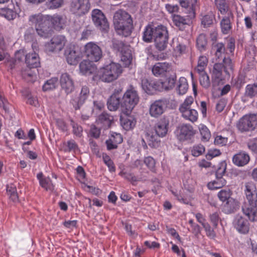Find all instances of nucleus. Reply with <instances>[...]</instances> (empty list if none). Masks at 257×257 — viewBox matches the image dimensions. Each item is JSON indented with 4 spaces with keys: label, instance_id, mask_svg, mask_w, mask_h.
Here are the masks:
<instances>
[{
    "label": "nucleus",
    "instance_id": "17",
    "mask_svg": "<svg viewBox=\"0 0 257 257\" xmlns=\"http://www.w3.org/2000/svg\"><path fill=\"white\" fill-rule=\"evenodd\" d=\"M89 89L86 86L82 87L78 96L75 97L71 100V103L75 109H78L88 99L89 96Z\"/></svg>",
    "mask_w": 257,
    "mask_h": 257
},
{
    "label": "nucleus",
    "instance_id": "58",
    "mask_svg": "<svg viewBox=\"0 0 257 257\" xmlns=\"http://www.w3.org/2000/svg\"><path fill=\"white\" fill-rule=\"evenodd\" d=\"M247 146L251 151L257 153V138L249 140L247 143Z\"/></svg>",
    "mask_w": 257,
    "mask_h": 257
},
{
    "label": "nucleus",
    "instance_id": "59",
    "mask_svg": "<svg viewBox=\"0 0 257 257\" xmlns=\"http://www.w3.org/2000/svg\"><path fill=\"white\" fill-rule=\"evenodd\" d=\"M119 175L125 178V179L131 181L132 183L136 182L137 181V179L136 176L131 173H127L126 172H121Z\"/></svg>",
    "mask_w": 257,
    "mask_h": 257
},
{
    "label": "nucleus",
    "instance_id": "49",
    "mask_svg": "<svg viewBox=\"0 0 257 257\" xmlns=\"http://www.w3.org/2000/svg\"><path fill=\"white\" fill-rule=\"evenodd\" d=\"M194 98L192 96L186 97L183 102L180 105L179 111L190 108L191 105L193 104Z\"/></svg>",
    "mask_w": 257,
    "mask_h": 257
},
{
    "label": "nucleus",
    "instance_id": "46",
    "mask_svg": "<svg viewBox=\"0 0 257 257\" xmlns=\"http://www.w3.org/2000/svg\"><path fill=\"white\" fill-rule=\"evenodd\" d=\"M142 86L144 90L149 94L154 93L153 85L152 84V80L149 81L147 79H143L142 81Z\"/></svg>",
    "mask_w": 257,
    "mask_h": 257
},
{
    "label": "nucleus",
    "instance_id": "12",
    "mask_svg": "<svg viewBox=\"0 0 257 257\" xmlns=\"http://www.w3.org/2000/svg\"><path fill=\"white\" fill-rule=\"evenodd\" d=\"M85 53L88 59L91 62H97L102 57L101 48L93 42L87 43L85 45Z\"/></svg>",
    "mask_w": 257,
    "mask_h": 257
},
{
    "label": "nucleus",
    "instance_id": "5",
    "mask_svg": "<svg viewBox=\"0 0 257 257\" xmlns=\"http://www.w3.org/2000/svg\"><path fill=\"white\" fill-rule=\"evenodd\" d=\"M122 73L121 66L118 63L111 62L101 68L98 75L102 81L109 83L118 79Z\"/></svg>",
    "mask_w": 257,
    "mask_h": 257
},
{
    "label": "nucleus",
    "instance_id": "21",
    "mask_svg": "<svg viewBox=\"0 0 257 257\" xmlns=\"http://www.w3.org/2000/svg\"><path fill=\"white\" fill-rule=\"evenodd\" d=\"M233 18L232 13H229L227 16L223 17L220 23L221 32L224 34H228L231 29V19Z\"/></svg>",
    "mask_w": 257,
    "mask_h": 257
},
{
    "label": "nucleus",
    "instance_id": "60",
    "mask_svg": "<svg viewBox=\"0 0 257 257\" xmlns=\"http://www.w3.org/2000/svg\"><path fill=\"white\" fill-rule=\"evenodd\" d=\"M165 8L169 13L172 14L174 13H177L179 10V7L177 5H171L169 4L165 5Z\"/></svg>",
    "mask_w": 257,
    "mask_h": 257
},
{
    "label": "nucleus",
    "instance_id": "8",
    "mask_svg": "<svg viewBox=\"0 0 257 257\" xmlns=\"http://www.w3.org/2000/svg\"><path fill=\"white\" fill-rule=\"evenodd\" d=\"M257 125V114H249L242 116L237 124V127L241 132L254 130Z\"/></svg>",
    "mask_w": 257,
    "mask_h": 257
},
{
    "label": "nucleus",
    "instance_id": "7",
    "mask_svg": "<svg viewBox=\"0 0 257 257\" xmlns=\"http://www.w3.org/2000/svg\"><path fill=\"white\" fill-rule=\"evenodd\" d=\"M67 43V40L65 36L55 35L45 43V50L47 52L58 54L64 49Z\"/></svg>",
    "mask_w": 257,
    "mask_h": 257
},
{
    "label": "nucleus",
    "instance_id": "38",
    "mask_svg": "<svg viewBox=\"0 0 257 257\" xmlns=\"http://www.w3.org/2000/svg\"><path fill=\"white\" fill-rule=\"evenodd\" d=\"M17 15V13L11 9L7 8L0 9V16L4 17L9 21L15 19Z\"/></svg>",
    "mask_w": 257,
    "mask_h": 257
},
{
    "label": "nucleus",
    "instance_id": "9",
    "mask_svg": "<svg viewBox=\"0 0 257 257\" xmlns=\"http://www.w3.org/2000/svg\"><path fill=\"white\" fill-rule=\"evenodd\" d=\"M114 50L120 52L121 62L125 67L128 66L132 63V55L130 47L125 45L121 41H115L113 43Z\"/></svg>",
    "mask_w": 257,
    "mask_h": 257
},
{
    "label": "nucleus",
    "instance_id": "28",
    "mask_svg": "<svg viewBox=\"0 0 257 257\" xmlns=\"http://www.w3.org/2000/svg\"><path fill=\"white\" fill-rule=\"evenodd\" d=\"M183 118L192 122H196L198 118V113L195 109H187L180 111Z\"/></svg>",
    "mask_w": 257,
    "mask_h": 257
},
{
    "label": "nucleus",
    "instance_id": "57",
    "mask_svg": "<svg viewBox=\"0 0 257 257\" xmlns=\"http://www.w3.org/2000/svg\"><path fill=\"white\" fill-rule=\"evenodd\" d=\"M221 154L219 150L216 149H211L208 150L206 155V157L208 159H211L213 158L219 156Z\"/></svg>",
    "mask_w": 257,
    "mask_h": 257
},
{
    "label": "nucleus",
    "instance_id": "11",
    "mask_svg": "<svg viewBox=\"0 0 257 257\" xmlns=\"http://www.w3.org/2000/svg\"><path fill=\"white\" fill-rule=\"evenodd\" d=\"M175 133L178 140L184 141L191 139L195 134V131L191 124L183 123L177 127Z\"/></svg>",
    "mask_w": 257,
    "mask_h": 257
},
{
    "label": "nucleus",
    "instance_id": "51",
    "mask_svg": "<svg viewBox=\"0 0 257 257\" xmlns=\"http://www.w3.org/2000/svg\"><path fill=\"white\" fill-rule=\"evenodd\" d=\"M144 163L147 168L151 171H155L156 161L152 157H145L144 160Z\"/></svg>",
    "mask_w": 257,
    "mask_h": 257
},
{
    "label": "nucleus",
    "instance_id": "19",
    "mask_svg": "<svg viewBox=\"0 0 257 257\" xmlns=\"http://www.w3.org/2000/svg\"><path fill=\"white\" fill-rule=\"evenodd\" d=\"M121 89L115 90L113 93L110 96L107 101V107L110 111L117 110L118 107L121 106L120 98Z\"/></svg>",
    "mask_w": 257,
    "mask_h": 257
},
{
    "label": "nucleus",
    "instance_id": "64",
    "mask_svg": "<svg viewBox=\"0 0 257 257\" xmlns=\"http://www.w3.org/2000/svg\"><path fill=\"white\" fill-rule=\"evenodd\" d=\"M227 101L224 99H220L216 105V109L218 112H221L225 107Z\"/></svg>",
    "mask_w": 257,
    "mask_h": 257
},
{
    "label": "nucleus",
    "instance_id": "15",
    "mask_svg": "<svg viewBox=\"0 0 257 257\" xmlns=\"http://www.w3.org/2000/svg\"><path fill=\"white\" fill-rule=\"evenodd\" d=\"M64 56L70 65H76L79 61L81 54L78 49L74 45L68 46L64 51Z\"/></svg>",
    "mask_w": 257,
    "mask_h": 257
},
{
    "label": "nucleus",
    "instance_id": "23",
    "mask_svg": "<svg viewBox=\"0 0 257 257\" xmlns=\"http://www.w3.org/2000/svg\"><path fill=\"white\" fill-rule=\"evenodd\" d=\"M169 122L166 119H162L156 124L155 130L156 134L159 137H165L168 132Z\"/></svg>",
    "mask_w": 257,
    "mask_h": 257
},
{
    "label": "nucleus",
    "instance_id": "24",
    "mask_svg": "<svg viewBox=\"0 0 257 257\" xmlns=\"http://www.w3.org/2000/svg\"><path fill=\"white\" fill-rule=\"evenodd\" d=\"M80 72L84 75L90 74L96 70V66L90 60H83L79 64Z\"/></svg>",
    "mask_w": 257,
    "mask_h": 257
},
{
    "label": "nucleus",
    "instance_id": "35",
    "mask_svg": "<svg viewBox=\"0 0 257 257\" xmlns=\"http://www.w3.org/2000/svg\"><path fill=\"white\" fill-rule=\"evenodd\" d=\"M208 62V58L206 56L201 55L198 60L197 65L195 68V71L197 72H203L205 71Z\"/></svg>",
    "mask_w": 257,
    "mask_h": 257
},
{
    "label": "nucleus",
    "instance_id": "3",
    "mask_svg": "<svg viewBox=\"0 0 257 257\" xmlns=\"http://www.w3.org/2000/svg\"><path fill=\"white\" fill-rule=\"evenodd\" d=\"M244 193L248 206L242 208L244 213L251 221H255L257 213V188L252 182L245 183Z\"/></svg>",
    "mask_w": 257,
    "mask_h": 257
},
{
    "label": "nucleus",
    "instance_id": "33",
    "mask_svg": "<svg viewBox=\"0 0 257 257\" xmlns=\"http://www.w3.org/2000/svg\"><path fill=\"white\" fill-rule=\"evenodd\" d=\"M188 89V83L187 79L183 77H180L177 82V91L179 94H185Z\"/></svg>",
    "mask_w": 257,
    "mask_h": 257
},
{
    "label": "nucleus",
    "instance_id": "42",
    "mask_svg": "<svg viewBox=\"0 0 257 257\" xmlns=\"http://www.w3.org/2000/svg\"><path fill=\"white\" fill-rule=\"evenodd\" d=\"M232 192L229 189H222L217 193V197L222 202L231 198Z\"/></svg>",
    "mask_w": 257,
    "mask_h": 257
},
{
    "label": "nucleus",
    "instance_id": "18",
    "mask_svg": "<svg viewBox=\"0 0 257 257\" xmlns=\"http://www.w3.org/2000/svg\"><path fill=\"white\" fill-rule=\"evenodd\" d=\"M60 83L62 89L67 94L71 93L74 89V81L70 75L67 73H63L61 75Z\"/></svg>",
    "mask_w": 257,
    "mask_h": 257
},
{
    "label": "nucleus",
    "instance_id": "53",
    "mask_svg": "<svg viewBox=\"0 0 257 257\" xmlns=\"http://www.w3.org/2000/svg\"><path fill=\"white\" fill-rule=\"evenodd\" d=\"M226 169V164L225 162L220 163L216 171V177H222Z\"/></svg>",
    "mask_w": 257,
    "mask_h": 257
},
{
    "label": "nucleus",
    "instance_id": "41",
    "mask_svg": "<svg viewBox=\"0 0 257 257\" xmlns=\"http://www.w3.org/2000/svg\"><path fill=\"white\" fill-rule=\"evenodd\" d=\"M199 74V79L200 85L204 88H208L210 85L209 76L205 71L197 72Z\"/></svg>",
    "mask_w": 257,
    "mask_h": 257
},
{
    "label": "nucleus",
    "instance_id": "25",
    "mask_svg": "<svg viewBox=\"0 0 257 257\" xmlns=\"http://www.w3.org/2000/svg\"><path fill=\"white\" fill-rule=\"evenodd\" d=\"M124 115V116L122 115L120 116L121 125L124 130H130L135 126L136 121L132 116H130L129 114Z\"/></svg>",
    "mask_w": 257,
    "mask_h": 257
},
{
    "label": "nucleus",
    "instance_id": "1",
    "mask_svg": "<svg viewBox=\"0 0 257 257\" xmlns=\"http://www.w3.org/2000/svg\"><path fill=\"white\" fill-rule=\"evenodd\" d=\"M29 21L34 25L37 34L41 37H49L52 33L51 23L57 30L63 29L65 24V19L62 16L55 14L53 16L43 15L40 13L29 17Z\"/></svg>",
    "mask_w": 257,
    "mask_h": 257
},
{
    "label": "nucleus",
    "instance_id": "29",
    "mask_svg": "<svg viewBox=\"0 0 257 257\" xmlns=\"http://www.w3.org/2000/svg\"><path fill=\"white\" fill-rule=\"evenodd\" d=\"M37 177L39 181L40 185L47 191H52L54 189L51 179L49 177L43 178V173H39L37 174Z\"/></svg>",
    "mask_w": 257,
    "mask_h": 257
},
{
    "label": "nucleus",
    "instance_id": "63",
    "mask_svg": "<svg viewBox=\"0 0 257 257\" xmlns=\"http://www.w3.org/2000/svg\"><path fill=\"white\" fill-rule=\"evenodd\" d=\"M27 98V103L30 105L37 106L38 105V101L36 97L32 96L30 94L26 96Z\"/></svg>",
    "mask_w": 257,
    "mask_h": 257
},
{
    "label": "nucleus",
    "instance_id": "52",
    "mask_svg": "<svg viewBox=\"0 0 257 257\" xmlns=\"http://www.w3.org/2000/svg\"><path fill=\"white\" fill-rule=\"evenodd\" d=\"M214 16L212 14H209L204 16L201 19V24L204 27L210 26L213 23Z\"/></svg>",
    "mask_w": 257,
    "mask_h": 257
},
{
    "label": "nucleus",
    "instance_id": "32",
    "mask_svg": "<svg viewBox=\"0 0 257 257\" xmlns=\"http://www.w3.org/2000/svg\"><path fill=\"white\" fill-rule=\"evenodd\" d=\"M226 184V180L223 177H216L214 180L209 182L207 187L210 190H216L224 187Z\"/></svg>",
    "mask_w": 257,
    "mask_h": 257
},
{
    "label": "nucleus",
    "instance_id": "20",
    "mask_svg": "<svg viewBox=\"0 0 257 257\" xmlns=\"http://www.w3.org/2000/svg\"><path fill=\"white\" fill-rule=\"evenodd\" d=\"M233 226L241 233H246L249 230V224L247 220L241 216L237 215L233 221Z\"/></svg>",
    "mask_w": 257,
    "mask_h": 257
},
{
    "label": "nucleus",
    "instance_id": "39",
    "mask_svg": "<svg viewBox=\"0 0 257 257\" xmlns=\"http://www.w3.org/2000/svg\"><path fill=\"white\" fill-rule=\"evenodd\" d=\"M179 3L182 8L189 9V12L193 11L195 13L197 0H179Z\"/></svg>",
    "mask_w": 257,
    "mask_h": 257
},
{
    "label": "nucleus",
    "instance_id": "44",
    "mask_svg": "<svg viewBox=\"0 0 257 257\" xmlns=\"http://www.w3.org/2000/svg\"><path fill=\"white\" fill-rule=\"evenodd\" d=\"M64 3V0H48L46 5L49 9L55 10L62 7Z\"/></svg>",
    "mask_w": 257,
    "mask_h": 257
},
{
    "label": "nucleus",
    "instance_id": "47",
    "mask_svg": "<svg viewBox=\"0 0 257 257\" xmlns=\"http://www.w3.org/2000/svg\"><path fill=\"white\" fill-rule=\"evenodd\" d=\"M57 82V79L56 78H52L47 80L43 86V91H47L54 89L56 87Z\"/></svg>",
    "mask_w": 257,
    "mask_h": 257
},
{
    "label": "nucleus",
    "instance_id": "6",
    "mask_svg": "<svg viewBox=\"0 0 257 257\" xmlns=\"http://www.w3.org/2000/svg\"><path fill=\"white\" fill-rule=\"evenodd\" d=\"M120 110L123 114H130L139 101L137 90L132 86L126 90L122 97Z\"/></svg>",
    "mask_w": 257,
    "mask_h": 257
},
{
    "label": "nucleus",
    "instance_id": "31",
    "mask_svg": "<svg viewBox=\"0 0 257 257\" xmlns=\"http://www.w3.org/2000/svg\"><path fill=\"white\" fill-rule=\"evenodd\" d=\"M214 3L216 9L220 14L227 15L229 13H232L225 0H215Z\"/></svg>",
    "mask_w": 257,
    "mask_h": 257
},
{
    "label": "nucleus",
    "instance_id": "54",
    "mask_svg": "<svg viewBox=\"0 0 257 257\" xmlns=\"http://www.w3.org/2000/svg\"><path fill=\"white\" fill-rule=\"evenodd\" d=\"M186 46L185 45L178 43L174 48V52L176 56H179L186 52Z\"/></svg>",
    "mask_w": 257,
    "mask_h": 257
},
{
    "label": "nucleus",
    "instance_id": "30",
    "mask_svg": "<svg viewBox=\"0 0 257 257\" xmlns=\"http://www.w3.org/2000/svg\"><path fill=\"white\" fill-rule=\"evenodd\" d=\"M222 205V210L226 213L229 214L233 212L238 206L237 202L236 200L231 198V199L225 201Z\"/></svg>",
    "mask_w": 257,
    "mask_h": 257
},
{
    "label": "nucleus",
    "instance_id": "45",
    "mask_svg": "<svg viewBox=\"0 0 257 257\" xmlns=\"http://www.w3.org/2000/svg\"><path fill=\"white\" fill-rule=\"evenodd\" d=\"M205 151L204 146L201 144H197L192 147L191 151L194 157H198L202 155Z\"/></svg>",
    "mask_w": 257,
    "mask_h": 257
},
{
    "label": "nucleus",
    "instance_id": "37",
    "mask_svg": "<svg viewBox=\"0 0 257 257\" xmlns=\"http://www.w3.org/2000/svg\"><path fill=\"white\" fill-rule=\"evenodd\" d=\"M207 45V39L205 35L203 34H200L196 39V46L197 49L200 51L203 52L206 50Z\"/></svg>",
    "mask_w": 257,
    "mask_h": 257
},
{
    "label": "nucleus",
    "instance_id": "13",
    "mask_svg": "<svg viewBox=\"0 0 257 257\" xmlns=\"http://www.w3.org/2000/svg\"><path fill=\"white\" fill-rule=\"evenodd\" d=\"M90 5L88 0H73L70 6V10L73 14L82 16L87 13Z\"/></svg>",
    "mask_w": 257,
    "mask_h": 257
},
{
    "label": "nucleus",
    "instance_id": "48",
    "mask_svg": "<svg viewBox=\"0 0 257 257\" xmlns=\"http://www.w3.org/2000/svg\"><path fill=\"white\" fill-rule=\"evenodd\" d=\"M215 47L216 48L215 56L218 59H222L225 57V47L224 45L221 43H217Z\"/></svg>",
    "mask_w": 257,
    "mask_h": 257
},
{
    "label": "nucleus",
    "instance_id": "62",
    "mask_svg": "<svg viewBox=\"0 0 257 257\" xmlns=\"http://www.w3.org/2000/svg\"><path fill=\"white\" fill-rule=\"evenodd\" d=\"M152 84L153 85L154 92L155 91H163L162 80H152Z\"/></svg>",
    "mask_w": 257,
    "mask_h": 257
},
{
    "label": "nucleus",
    "instance_id": "27",
    "mask_svg": "<svg viewBox=\"0 0 257 257\" xmlns=\"http://www.w3.org/2000/svg\"><path fill=\"white\" fill-rule=\"evenodd\" d=\"M169 65L164 62H158L156 63L152 68V72L156 76H159L164 75L169 69Z\"/></svg>",
    "mask_w": 257,
    "mask_h": 257
},
{
    "label": "nucleus",
    "instance_id": "50",
    "mask_svg": "<svg viewBox=\"0 0 257 257\" xmlns=\"http://www.w3.org/2000/svg\"><path fill=\"white\" fill-rule=\"evenodd\" d=\"M176 80L173 77H169L162 81L163 90H168L172 89L175 83Z\"/></svg>",
    "mask_w": 257,
    "mask_h": 257
},
{
    "label": "nucleus",
    "instance_id": "2",
    "mask_svg": "<svg viewBox=\"0 0 257 257\" xmlns=\"http://www.w3.org/2000/svg\"><path fill=\"white\" fill-rule=\"evenodd\" d=\"M153 39L156 48L159 50H164L167 47L168 40L167 28L162 25H148L144 32L143 40L146 42H150Z\"/></svg>",
    "mask_w": 257,
    "mask_h": 257
},
{
    "label": "nucleus",
    "instance_id": "22",
    "mask_svg": "<svg viewBox=\"0 0 257 257\" xmlns=\"http://www.w3.org/2000/svg\"><path fill=\"white\" fill-rule=\"evenodd\" d=\"M249 160V155L244 152H240L235 154L232 158L233 164L237 166H243L246 165Z\"/></svg>",
    "mask_w": 257,
    "mask_h": 257
},
{
    "label": "nucleus",
    "instance_id": "34",
    "mask_svg": "<svg viewBox=\"0 0 257 257\" xmlns=\"http://www.w3.org/2000/svg\"><path fill=\"white\" fill-rule=\"evenodd\" d=\"M223 69H224L223 64L220 63H216L214 65L212 72V78L218 81L222 79V73Z\"/></svg>",
    "mask_w": 257,
    "mask_h": 257
},
{
    "label": "nucleus",
    "instance_id": "26",
    "mask_svg": "<svg viewBox=\"0 0 257 257\" xmlns=\"http://www.w3.org/2000/svg\"><path fill=\"white\" fill-rule=\"evenodd\" d=\"M26 63L30 68H36L40 65V59L35 52L29 53L26 55Z\"/></svg>",
    "mask_w": 257,
    "mask_h": 257
},
{
    "label": "nucleus",
    "instance_id": "16",
    "mask_svg": "<svg viewBox=\"0 0 257 257\" xmlns=\"http://www.w3.org/2000/svg\"><path fill=\"white\" fill-rule=\"evenodd\" d=\"M195 17V13L193 11H190L188 15L185 17L178 14H173L172 15V19L174 25L181 29L184 28L185 25H189Z\"/></svg>",
    "mask_w": 257,
    "mask_h": 257
},
{
    "label": "nucleus",
    "instance_id": "61",
    "mask_svg": "<svg viewBox=\"0 0 257 257\" xmlns=\"http://www.w3.org/2000/svg\"><path fill=\"white\" fill-rule=\"evenodd\" d=\"M227 143V138L221 136H217L214 139V144L217 145L224 146Z\"/></svg>",
    "mask_w": 257,
    "mask_h": 257
},
{
    "label": "nucleus",
    "instance_id": "43",
    "mask_svg": "<svg viewBox=\"0 0 257 257\" xmlns=\"http://www.w3.org/2000/svg\"><path fill=\"white\" fill-rule=\"evenodd\" d=\"M199 130L201 136V140L203 142H207L211 137V134L208 128L204 124L199 125Z\"/></svg>",
    "mask_w": 257,
    "mask_h": 257
},
{
    "label": "nucleus",
    "instance_id": "56",
    "mask_svg": "<svg viewBox=\"0 0 257 257\" xmlns=\"http://www.w3.org/2000/svg\"><path fill=\"white\" fill-rule=\"evenodd\" d=\"M110 139L113 141V142L115 143L117 146L118 144L122 143L123 139L121 135L120 134L116 133H112Z\"/></svg>",
    "mask_w": 257,
    "mask_h": 257
},
{
    "label": "nucleus",
    "instance_id": "4",
    "mask_svg": "<svg viewBox=\"0 0 257 257\" xmlns=\"http://www.w3.org/2000/svg\"><path fill=\"white\" fill-rule=\"evenodd\" d=\"M113 24L118 35L127 37L131 34L133 29V20L131 15L125 11L119 10L115 13Z\"/></svg>",
    "mask_w": 257,
    "mask_h": 257
},
{
    "label": "nucleus",
    "instance_id": "40",
    "mask_svg": "<svg viewBox=\"0 0 257 257\" xmlns=\"http://www.w3.org/2000/svg\"><path fill=\"white\" fill-rule=\"evenodd\" d=\"M7 191L10 199L14 202L19 201L16 187L13 184L9 185L7 187Z\"/></svg>",
    "mask_w": 257,
    "mask_h": 257
},
{
    "label": "nucleus",
    "instance_id": "36",
    "mask_svg": "<svg viewBox=\"0 0 257 257\" xmlns=\"http://www.w3.org/2000/svg\"><path fill=\"white\" fill-rule=\"evenodd\" d=\"M146 139L148 145L152 148H157L160 145V140L158 138V136L154 135L153 133H147Z\"/></svg>",
    "mask_w": 257,
    "mask_h": 257
},
{
    "label": "nucleus",
    "instance_id": "55",
    "mask_svg": "<svg viewBox=\"0 0 257 257\" xmlns=\"http://www.w3.org/2000/svg\"><path fill=\"white\" fill-rule=\"evenodd\" d=\"M71 125L73 127V132L74 134L78 137H80L82 133V127L75 123L73 120H71Z\"/></svg>",
    "mask_w": 257,
    "mask_h": 257
},
{
    "label": "nucleus",
    "instance_id": "10",
    "mask_svg": "<svg viewBox=\"0 0 257 257\" xmlns=\"http://www.w3.org/2000/svg\"><path fill=\"white\" fill-rule=\"evenodd\" d=\"M91 17L94 25L101 31L106 32L109 29V24L104 14L98 9L92 11Z\"/></svg>",
    "mask_w": 257,
    "mask_h": 257
},
{
    "label": "nucleus",
    "instance_id": "14",
    "mask_svg": "<svg viewBox=\"0 0 257 257\" xmlns=\"http://www.w3.org/2000/svg\"><path fill=\"white\" fill-rule=\"evenodd\" d=\"M168 104L166 99H158L153 101L149 107V114L151 116L157 118L165 111Z\"/></svg>",
    "mask_w": 257,
    "mask_h": 257
}]
</instances>
